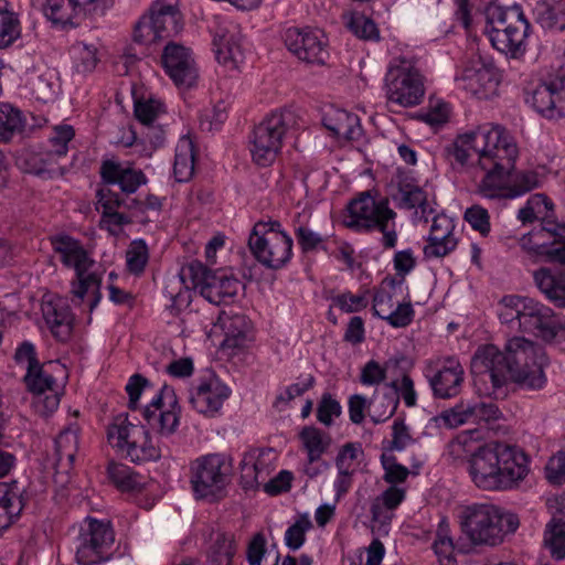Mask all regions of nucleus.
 <instances>
[{"instance_id":"nucleus-1","label":"nucleus","mask_w":565,"mask_h":565,"mask_svg":"<svg viewBox=\"0 0 565 565\" xmlns=\"http://www.w3.org/2000/svg\"><path fill=\"white\" fill-rule=\"evenodd\" d=\"M451 168L473 180L480 177L479 192L487 198H497L511 179L509 196L523 195L542 185L534 170L512 172L519 157L514 137L502 126L484 124L459 135L444 149Z\"/></svg>"},{"instance_id":"nucleus-2","label":"nucleus","mask_w":565,"mask_h":565,"mask_svg":"<svg viewBox=\"0 0 565 565\" xmlns=\"http://www.w3.org/2000/svg\"><path fill=\"white\" fill-rule=\"evenodd\" d=\"M546 354L540 345L523 338L508 340L504 352L495 345L479 348L472 359L478 392L498 398L504 395L509 381L529 390H541L546 383Z\"/></svg>"},{"instance_id":"nucleus-3","label":"nucleus","mask_w":565,"mask_h":565,"mask_svg":"<svg viewBox=\"0 0 565 565\" xmlns=\"http://www.w3.org/2000/svg\"><path fill=\"white\" fill-rule=\"evenodd\" d=\"M530 459L514 446L489 443L477 448L469 458V473L475 486L487 491H504L519 487L529 475Z\"/></svg>"},{"instance_id":"nucleus-4","label":"nucleus","mask_w":565,"mask_h":565,"mask_svg":"<svg viewBox=\"0 0 565 565\" xmlns=\"http://www.w3.org/2000/svg\"><path fill=\"white\" fill-rule=\"evenodd\" d=\"M499 319L512 330L553 341L563 323L548 306L529 297L504 296L500 301Z\"/></svg>"},{"instance_id":"nucleus-5","label":"nucleus","mask_w":565,"mask_h":565,"mask_svg":"<svg viewBox=\"0 0 565 565\" xmlns=\"http://www.w3.org/2000/svg\"><path fill=\"white\" fill-rule=\"evenodd\" d=\"M459 520L462 533L473 545H498L505 534L513 533L519 526L515 514L488 503L462 508Z\"/></svg>"},{"instance_id":"nucleus-6","label":"nucleus","mask_w":565,"mask_h":565,"mask_svg":"<svg viewBox=\"0 0 565 565\" xmlns=\"http://www.w3.org/2000/svg\"><path fill=\"white\" fill-rule=\"evenodd\" d=\"M344 216V225L355 232L382 233L384 248H394L397 244L396 212L390 207L387 199L375 200L369 191L362 192L350 201Z\"/></svg>"},{"instance_id":"nucleus-7","label":"nucleus","mask_w":565,"mask_h":565,"mask_svg":"<svg viewBox=\"0 0 565 565\" xmlns=\"http://www.w3.org/2000/svg\"><path fill=\"white\" fill-rule=\"evenodd\" d=\"M233 477L232 459L224 454H207L190 463V483L194 497L218 502L228 493Z\"/></svg>"},{"instance_id":"nucleus-8","label":"nucleus","mask_w":565,"mask_h":565,"mask_svg":"<svg viewBox=\"0 0 565 565\" xmlns=\"http://www.w3.org/2000/svg\"><path fill=\"white\" fill-rule=\"evenodd\" d=\"M248 247L255 259L265 268L282 269L292 258V237L279 221L269 218L257 222L248 237Z\"/></svg>"},{"instance_id":"nucleus-9","label":"nucleus","mask_w":565,"mask_h":565,"mask_svg":"<svg viewBox=\"0 0 565 565\" xmlns=\"http://www.w3.org/2000/svg\"><path fill=\"white\" fill-rule=\"evenodd\" d=\"M51 244L54 252L61 256L63 265L72 267L76 271L77 281L73 282L71 290L73 296L82 301L87 292L94 295L89 306L92 311L102 299L100 277L94 273L86 274L94 264V260L89 257L82 243L70 235H55L51 237Z\"/></svg>"},{"instance_id":"nucleus-10","label":"nucleus","mask_w":565,"mask_h":565,"mask_svg":"<svg viewBox=\"0 0 565 565\" xmlns=\"http://www.w3.org/2000/svg\"><path fill=\"white\" fill-rule=\"evenodd\" d=\"M298 126V116L290 109H279L266 116L250 135V153L254 162L270 166L282 148L288 130Z\"/></svg>"},{"instance_id":"nucleus-11","label":"nucleus","mask_w":565,"mask_h":565,"mask_svg":"<svg viewBox=\"0 0 565 565\" xmlns=\"http://www.w3.org/2000/svg\"><path fill=\"white\" fill-rule=\"evenodd\" d=\"M530 28L519 7L494 8L488 14L486 34L494 49L515 57L525 51Z\"/></svg>"},{"instance_id":"nucleus-12","label":"nucleus","mask_w":565,"mask_h":565,"mask_svg":"<svg viewBox=\"0 0 565 565\" xmlns=\"http://www.w3.org/2000/svg\"><path fill=\"white\" fill-rule=\"evenodd\" d=\"M385 94L388 102L405 108L422 103L424 77L412 58L396 56L391 60L385 74Z\"/></svg>"},{"instance_id":"nucleus-13","label":"nucleus","mask_w":565,"mask_h":565,"mask_svg":"<svg viewBox=\"0 0 565 565\" xmlns=\"http://www.w3.org/2000/svg\"><path fill=\"white\" fill-rule=\"evenodd\" d=\"M107 437L111 447L131 462L153 461L161 457V447L152 443L149 429L127 418L110 425Z\"/></svg>"},{"instance_id":"nucleus-14","label":"nucleus","mask_w":565,"mask_h":565,"mask_svg":"<svg viewBox=\"0 0 565 565\" xmlns=\"http://www.w3.org/2000/svg\"><path fill=\"white\" fill-rule=\"evenodd\" d=\"M115 532L109 521L86 518L76 539L78 565H99L110 559Z\"/></svg>"},{"instance_id":"nucleus-15","label":"nucleus","mask_w":565,"mask_h":565,"mask_svg":"<svg viewBox=\"0 0 565 565\" xmlns=\"http://www.w3.org/2000/svg\"><path fill=\"white\" fill-rule=\"evenodd\" d=\"M181 407L173 387L164 384L152 399L141 408L149 429L161 438L172 436L180 424Z\"/></svg>"},{"instance_id":"nucleus-16","label":"nucleus","mask_w":565,"mask_h":565,"mask_svg":"<svg viewBox=\"0 0 565 565\" xmlns=\"http://www.w3.org/2000/svg\"><path fill=\"white\" fill-rule=\"evenodd\" d=\"M287 49L299 60L312 65H324L329 58L328 39L315 28H289L285 32Z\"/></svg>"},{"instance_id":"nucleus-17","label":"nucleus","mask_w":565,"mask_h":565,"mask_svg":"<svg viewBox=\"0 0 565 565\" xmlns=\"http://www.w3.org/2000/svg\"><path fill=\"white\" fill-rule=\"evenodd\" d=\"M525 102L547 119L565 117V71L529 90Z\"/></svg>"},{"instance_id":"nucleus-18","label":"nucleus","mask_w":565,"mask_h":565,"mask_svg":"<svg viewBox=\"0 0 565 565\" xmlns=\"http://www.w3.org/2000/svg\"><path fill=\"white\" fill-rule=\"evenodd\" d=\"M162 65L177 86L191 87L198 78V68L192 52L182 44L170 42L162 52Z\"/></svg>"},{"instance_id":"nucleus-19","label":"nucleus","mask_w":565,"mask_h":565,"mask_svg":"<svg viewBox=\"0 0 565 565\" xmlns=\"http://www.w3.org/2000/svg\"><path fill=\"white\" fill-rule=\"evenodd\" d=\"M465 381V370L455 356L437 361V369L428 376L433 394L437 398L448 399L457 396Z\"/></svg>"},{"instance_id":"nucleus-20","label":"nucleus","mask_w":565,"mask_h":565,"mask_svg":"<svg viewBox=\"0 0 565 565\" xmlns=\"http://www.w3.org/2000/svg\"><path fill=\"white\" fill-rule=\"evenodd\" d=\"M460 87L478 99H489L497 95L500 78L492 64L473 63L457 77Z\"/></svg>"},{"instance_id":"nucleus-21","label":"nucleus","mask_w":565,"mask_h":565,"mask_svg":"<svg viewBox=\"0 0 565 565\" xmlns=\"http://www.w3.org/2000/svg\"><path fill=\"white\" fill-rule=\"evenodd\" d=\"M230 394L231 390L225 384L212 377L191 390L189 402L200 414L213 416L221 409Z\"/></svg>"},{"instance_id":"nucleus-22","label":"nucleus","mask_w":565,"mask_h":565,"mask_svg":"<svg viewBox=\"0 0 565 565\" xmlns=\"http://www.w3.org/2000/svg\"><path fill=\"white\" fill-rule=\"evenodd\" d=\"M41 311L53 337L61 342L67 341L73 330V315L65 301L56 296H45Z\"/></svg>"},{"instance_id":"nucleus-23","label":"nucleus","mask_w":565,"mask_h":565,"mask_svg":"<svg viewBox=\"0 0 565 565\" xmlns=\"http://www.w3.org/2000/svg\"><path fill=\"white\" fill-rule=\"evenodd\" d=\"M99 173L104 183L118 184L125 193H134L147 182L141 170L110 159L102 162Z\"/></svg>"},{"instance_id":"nucleus-24","label":"nucleus","mask_w":565,"mask_h":565,"mask_svg":"<svg viewBox=\"0 0 565 565\" xmlns=\"http://www.w3.org/2000/svg\"><path fill=\"white\" fill-rule=\"evenodd\" d=\"M148 12L164 39L177 35L183 28L179 0H156Z\"/></svg>"},{"instance_id":"nucleus-25","label":"nucleus","mask_w":565,"mask_h":565,"mask_svg":"<svg viewBox=\"0 0 565 565\" xmlns=\"http://www.w3.org/2000/svg\"><path fill=\"white\" fill-rule=\"evenodd\" d=\"M32 3L52 25L62 29L74 26V19L83 14L75 0H32Z\"/></svg>"},{"instance_id":"nucleus-26","label":"nucleus","mask_w":565,"mask_h":565,"mask_svg":"<svg viewBox=\"0 0 565 565\" xmlns=\"http://www.w3.org/2000/svg\"><path fill=\"white\" fill-rule=\"evenodd\" d=\"M23 508V490L18 482H0V535L20 516Z\"/></svg>"},{"instance_id":"nucleus-27","label":"nucleus","mask_w":565,"mask_h":565,"mask_svg":"<svg viewBox=\"0 0 565 565\" xmlns=\"http://www.w3.org/2000/svg\"><path fill=\"white\" fill-rule=\"evenodd\" d=\"M323 125L339 139L359 140L362 136L358 115L343 109H334L326 114Z\"/></svg>"},{"instance_id":"nucleus-28","label":"nucleus","mask_w":565,"mask_h":565,"mask_svg":"<svg viewBox=\"0 0 565 565\" xmlns=\"http://www.w3.org/2000/svg\"><path fill=\"white\" fill-rule=\"evenodd\" d=\"M539 290L556 307L565 308V274L541 267L533 273Z\"/></svg>"},{"instance_id":"nucleus-29","label":"nucleus","mask_w":565,"mask_h":565,"mask_svg":"<svg viewBox=\"0 0 565 565\" xmlns=\"http://www.w3.org/2000/svg\"><path fill=\"white\" fill-rule=\"evenodd\" d=\"M396 381L385 383L381 391H375L369 401V416L375 424L391 418L398 406V396L394 387Z\"/></svg>"},{"instance_id":"nucleus-30","label":"nucleus","mask_w":565,"mask_h":565,"mask_svg":"<svg viewBox=\"0 0 565 565\" xmlns=\"http://www.w3.org/2000/svg\"><path fill=\"white\" fill-rule=\"evenodd\" d=\"M241 40V34L235 31L216 34L213 44L218 63L236 68L244 62L245 55Z\"/></svg>"},{"instance_id":"nucleus-31","label":"nucleus","mask_w":565,"mask_h":565,"mask_svg":"<svg viewBox=\"0 0 565 565\" xmlns=\"http://www.w3.org/2000/svg\"><path fill=\"white\" fill-rule=\"evenodd\" d=\"M239 281L223 271H215L207 285L202 287V296L214 305L228 303L236 296Z\"/></svg>"},{"instance_id":"nucleus-32","label":"nucleus","mask_w":565,"mask_h":565,"mask_svg":"<svg viewBox=\"0 0 565 565\" xmlns=\"http://www.w3.org/2000/svg\"><path fill=\"white\" fill-rule=\"evenodd\" d=\"M398 206L406 210L417 209L415 217L428 222V216L434 212L427 202L426 193L416 184L401 182L398 185Z\"/></svg>"},{"instance_id":"nucleus-33","label":"nucleus","mask_w":565,"mask_h":565,"mask_svg":"<svg viewBox=\"0 0 565 565\" xmlns=\"http://www.w3.org/2000/svg\"><path fill=\"white\" fill-rule=\"evenodd\" d=\"M537 23L547 30L563 31L565 29V1L541 0L535 7Z\"/></svg>"},{"instance_id":"nucleus-34","label":"nucleus","mask_w":565,"mask_h":565,"mask_svg":"<svg viewBox=\"0 0 565 565\" xmlns=\"http://www.w3.org/2000/svg\"><path fill=\"white\" fill-rule=\"evenodd\" d=\"M405 491L396 487H390L381 495L375 498L371 505L372 519L382 524H388L393 518V511L402 503Z\"/></svg>"},{"instance_id":"nucleus-35","label":"nucleus","mask_w":565,"mask_h":565,"mask_svg":"<svg viewBox=\"0 0 565 565\" xmlns=\"http://www.w3.org/2000/svg\"><path fill=\"white\" fill-rule=\"evenodd\" d=\"M77 425H70L55 438L56 465L61 468H71L78 450Z\"/></svg>"},{"instance_id":"nucleus-36","label":"nucleus","mask_w":565,"mask_h":565,"mask_svg":"<svg viewBox=\"0 0 565 565\" xmlns=\"http://www.w3.org/2000/svg\"><path fill=\"white\" fill-rule=\"evenodd\" d=\"M194 145L188 137H182L175 147L173 174L178 182H188L194 174Z\"/></svg>"},{"instance_id":"nucleus-37","label":"nucleus","mask_w":565,"mask_h":565,"mask_svg":"<svg viewBox=\"0 0 565 565\" xmlns=\"http://www.w3.org/2000/svg\"><path fill=\"white\" fill-rule=\"evenodd\" d=\"M73 67L78 74L92 73L99 62V49L95 43L75 42L70 49Z\"/></svg>"},{"instance_id":"nucleus-38","label":"nucleus","mask_w":565,"mask_h":565,"mask_svg":"<svg viewBox=\"0 0 565 565\" xmlns=\"http://www.w3.org/2000/svg\"><path fill=\"white\" fill-rule=\"evenodd\" d=\"M21 36V22L7 0H0V50L11 46Z\"/></svg>"},{"instance_id":"nucleus-39","label":"nucleus","mask_w":565,"mask_h":565,"mask_svg":"<svg viewBox=\"0 0 565 565\" xmlns=\"http://www.w3.org/2000/svg\"><path fill=\"white\" fill-rule=\"evenodd\" d=\"M302 447L311 461H320L331 444L329 435L313 426H306L299 434Z\"/></svg>"},{"instance_id":"nucleus-40","label":"nucleus","mask_w":565,"mask_h":565,"mask_svg":"<svg viewBox=\"0 0 565 565\" xmlns=\"http://www.w3.org/2000/svg\"><path fill=\"white\" fill-rule=\"evenodd\" d=\"M225 338L224 348L236 349L244 345L250 330L249 321L243 315L227 317L223 321Z\"/></svg>"},{"instance_id":"nucleus-41","label":"nucleus","mask_w":565,"mask_h":565,"mask_svg":"<svg viewBox=\"0 0 565 565\" xmlns=\"http://www.w3.org/2000/svg\"><path fill=\"white\" fill-rule=\"evenodd\" d=\"M107 472L120 491H139L142 488V477L124 463L110 462Z\"/></svg>"},{"instance_id":"nucleus-42","label":"nucleus","mask_w":565,"mask_h":565,"mask_svg":"<svg viewBox=\"0 0 565 565\" xmlns=\"http://www.w3.org/2000/svg\"><path fill=\"white\" fill-rule=\"evenodd\" d=\"M544 546L554 559L565 558V522L554 518L546 524Z\"/></svg>"},{"instance_id":"nucleus-43","label":"nucleus","mask_w":565,"mask_h":565,"mask_svg":"<svg viewBox=\"0 0 565 565\" xmlns=\"http://www.w3.org/2000/svg\"><path fill=\"white\" fill-rule=\"evenodd\" d=\"M402 360L403 358H390L383 365L370 360L361 369L360 383L364 386H379L386 380L388 370L398 366Z\"/></svg>"},{"instance_id":"nucleus-44","label":"nucleus","mask_w":565,"mask_h":565,"mask_svg":"<svg viewBox=\"0 0 565 565\" xmlns=\"http://www.w3.org/2000/svg\"><path fill=\"white\" fill-rule=\"evenodd\" d=\"M543 230L553 237V244L555 245L544 250V254L550 262L565 264V223L544 220Z\"/></svg>"},{"instance_id":"nucleus-45","label":"nucleus","mask_w":565,"mask_h":565,"mask_svg":"<svg viewBox=\"0 0 565 565\" xmlns=\"http://www.w3.org/2000/svg\"><path fill=\"white\" fill-rule=\"evenodd\" d=\"M23 128V118L19 109L0 103V141H10Z\"/></svg>"},{"instance_id":"nucleus-46","label":"nucleus","mask_w":565,"mask_h":565,"mask_svg":"<svg viewBox=\"0 0 565 565\" xmlns=\"http://www.w3.org/2000/svg\"><path fill=\"white\" fill-rule=\"evenodd\" d=\"M235 544L232 535L218 533L209 551L210 565H232Z\"/></svg>"},{"instance_id":"nucleus-47","label":"nucleus","mask_w":565,"mask_h":565,"mask_svg":"<svg viewBox=\"0 0 565 565\" xmlns=\"http://www.w3.org/2000/svg\"><path fill=\"white\" fill-rule=\"evenodd\" d=\"M472 409L470 401L461 399L454 407L443 411L435 420L439 426L457 428L463 424L471 423Z\"/></svg>"},{"instance_id":"nucleus-48","label":"nucleus","mask_w":565,"mask_h":565,"mask_svg":"<svg viewBox=\"0 0 565 565\" xmlns=\"http://www.w3.org/2000/svg\"><path fill=\"white\" fill-rule=\"evenodd\" d=\"M214 273L201 262L193 260L181 268L180 278L188 288L199 289L202 295V287L209 284Z\"/></svg>"},{"instance_id":"nucleus-49","label":"nucleus","mask_w":565,"mask_h":565,"mask_svg":"<svg viewBox=\"0 0 565 565\" xmlns=\"http://www.w3.org/2000/svg\"><path fill=\"white\" fill-rule=\"evenodd\" d=\"M149 262V249L143 239L132 241L126 250V267L127 270L135 275L140 276Z\"/></svg>"},{"instance_id":"nucleus-50","label":"nucleus","mask_w":565,"mask_h":565,"mask_svg":"<svg viewBox=\"0 0 565 565\" xmlns=\"http://www.w3.org/2000/svg\"><path fill=\"white\" fill-rule=\"evenodd\" d=\"M553 210L552 201L543 193L532 195L526 204L519 210L518 218L523 223H533L540 215Z\"/></svg>"},{"instance_id":"nucleus-51","label":"nucleus","mask_w":565,"mask_h":565,"mask_svg":"<svg viewBox=\"0 0 565 565\" xmlns=\"http://www.w3.org/2000/svg\"><path fill=\"white\" fill-rule=\"evenodd\" d=\"M23 382L34 396L52 391L55 379L43 370V365L26 369Z\"/></svg>"},{"instance_id":"nucleus-52","label":"nucleus","mask_w":565,"mask_h":565,"mask_svg":"<svg viewBox=\"0 0 565 565\" xmlns=\"http://www.w3.org/2000/svg\"><path fill=\"white\" fill-rule=\"evenodd\" d=\"M397 284L394 279L384 280L381 287L376 290L373 297V313L385 319V315H388L394 309V295Z\"/></svg>"},{"instance_id":"nucleus-53","label":"nucleus","mask_w":565,"mask_h":565,"mask_svg":"<svg viewBox=\"0 0 565 565\" xmlns=\"http://www.w3.org/2000/svg\"><path fill=\"white\" fill-rule=\"evenodd\" d=\"M347 26L359 39L375 41L380 39V31L375 22L362 13H351L347 20Z\"/></svg>"},{"instance_id":"nucleus-54","label":"nucleus","mask_w":565,"mask_h":565,"mask_svg":"<svg viewBox=\"0 0 565 565\" xmlns=\"http://www.w3.org/2000/svg\"><path fill=\"white\" fill-rule=\"evenodd\" d=\"M161 40H164V38L161 36L149 12L140 17L134 29V41L142 45H149Z\"/></svg>"},{"instance_id":"nucleus-55","label":"nucleus","mask_w":565,"mask_h":565,"mask_svg":"<svg viewBox=\"0 0 565 565\" xmlns=\"http://www.w3.org/2000/svg\"><path fill=\"white\" fill-rule=\"evenodd\" d=\"M458 245V238L455 236L427 237V245L423 248L424 257L427 259L441 258L452 253Z\"/></svg>"},{"instance_id":"nucleus-56","label":"nucleus","mask_w":565,"mask_h":565,"mask_svg":"<svg viewBox=\"0 0 565 565\" xmlns=\"http://www.w3.org/2000/svg\"><path fill=\"white\" fill-rule=\"evenodd\" d=\"M164 113V106L159 99L148 98L135 103V116L146 126L152 125Z\"/></svg>"},{"instance_id":"nucleus-57","label":"nucleus","mask_w":565,"mask_h":565,"mask_svg":"<svg viewBox=\"0 0 565 565\" xmlns=\"http://www.w3.org/2000/svg\"><path fill=\"white\" fill-rule=\"evenodd\" d=\"M312 527L308 515H300L296 522L290 525L285 533V544L292 551L299 550L305 541L306 533Z\"/></svg>"},{"instance_id":"nucleus-58","label":"nucleus","mask_w":565,"mask_h":565,"mask_svg":"<svg viewBox=\"0 0 565 565\" xmlns=\"http://www.w3.org/2000/svg\"><path fill=\"white\" fill-rule=\"evenodd\" d=\"M295 236L302 253H313L318 249H326L324 238L307 225L300 224L295 227Z\"/></svg>"},{"instance_id":"nucleus-59","label":"nucleus","mask_w":565,"mask_h":565,"mask_svg":"<svg viewBox=\"0 0 565 565\" xmlns=\"http://www.w3.org/2000/svg\"><path fill=\"white\" fill-rule=\"evenodd\" d=\"M465 221L470 226L478 231L482 236H488L490 233V216L488 211L481 205H472L465 211Z\"/></svg>"},{"instance_id":"nucleus-60","label":"nucleus","mask_w":565,"mask_h":565,"mask_svg":"<svg viewBox=\"0 0 565 565\" xmlns=\"http://www.w3.org/2000/svg\"><path fill=\"white\" fill-rule=\"evenodd\" d=\"M341 405L330 393H323L317 408V418L324 426L333 423V417L341 415Z\"/></svg>"},{"instance_id":"nucleus-61","label":"nucleus","mask_w":565,"mask_h":565,"mask_svg":"<svg viewBox=\"0 0 565 565\" xmlns=\"http://www.w3.org/2000/svg\"><path fill=\"white\" fill-rule=\"evenodd\" d=\"M381 462L385 471L384 480L387 483L395 484L404 482L407 479L409 470L398 463L394 456L383 454L381 456Z\"/></svg>"},{"instance_id":"nucleus-62","label":"nucleus","mask_w":565,"mask_h":565,"mask_svg":"<svg viewBox=\"0 0 565 565\" xmlns=\"http://www.w3.org/2000/svg\"><path fill=\"white\" fill-rule=\"evenodd\" d=\"M360 454H362V449L359 445L353 443L343 445L335 458L338 471L354 473Z\"/></svg>"},{"instance_id":"nucleus-63","label":"nucleus","mask_w":565,"mask_h":565,"mask_svg":"<svg viewBox=\"0 0 565 565\" xmlns=\"http://www.w3.org/2000/svg\"><path fill=\"white\" fill-rule=\"evenodd\" d=\"M74 129L71 125H62L54 128L50 138L51 149L55 157H65L68 150L67 143L74 138Z\"/></svg>"},{"instance_id":"nucleus-64","label":"nucleus","mask_w":565,"mask_h":565,"mask_svg":"<svg viewBox=\"0 0 565 565\" xmlns=\"http://www.w3.org/2000/svg\"><path fill=\"white\" fill-rule=\"evenodd\" d=\"M470 405L472 406L471 414V423L480 424L481 422L489 423L492 420H497L501 412L498 406L492 402H473L470 401Z\"/></svg>"}]
</instances>
